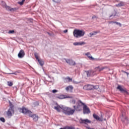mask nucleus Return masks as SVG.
Returning <instances> with one entry per match:
<instances>
[{
    "label": "nucleus",
    "instance_id": "obj_1",
    "mask_svg": "<svg viewBox=\"0 0 129 129\" xmlns=\"http://www.w3.org/2000/svg\"><path fill=\"white\" fill-rule=\"evenodd\" d=\"M73 34L74 37L76 38H80L85 35V31L82 30L75 29L74 30Z\"/></svg>",
    "mask_w": 129,
    "mask_h": 129
},
{
    "label": "nucleus",
    "instance_id": "obj_2",
    "mask_svg": "<svg viewBox=\"0 0 129 129\" xmlns=\"http://www.w3.org/2000/svg\"><path fill=\"white\" fill-rule=\"evenodd\" d=\"M63 113L66 115H72L75 112V109H72L71 108L66 107L62 108Z\"/></svg>",
    "mask_w": 129,
    "mask_h": 129
},
{
    "label": "nucleus",
    "instance_id": "obj_3",
    "mask_svg": "<svg viewBox=\"0 0 129 129\" xmlns=\"http://www.w3.org/2000/svg\"><path fill=\"white\" fill-rule=\"evenodd\" d=\"M117 89H118L121 93H123L125 95H128V92H127L125 89L122 88L121 86L118 85L117 87Z\"/></svg>",
    "mask_w": 129,
    "mask_h": 129
},
{
    "label": "nucleus",
    "instance_id": "obj_4",
    "mask_svg": "<svg viewBox=\"0 0 129 129\" xmlns=\"http://www.w3.org/2000/svg\"><path fill=\"white\" fill-rule=\"evenodd\" d=\"M19 111H20V112H22V113H24V114H29V115H30V114L32 113V112H31V111L28 110L25 107L19 108Z\"/></svg>",
    "mask_w": 129,
    "mask_h": 129
},
{
    "label": "nucleus",
    "instance_id": "obj_5",
    "mask_svg": "<svg viewBox=\"0 0 129 129\" xmlns=\"http://www.w3.org/2000/svg\"><path fill=\"white\" fill-rule=\"evenodd\" d=\"M64 60H65L66 63L71 66H75L76 65L75 61L72 59L64 58Z\"/></svg>",
    "mask_w": 129,
    "mask_h": 129
},
{
    "label": "nucleus",
    "instance_id": "obj_6",
    "mask_svg": "<svg viewBox=\"0 0 129 129\" xmlns=\"http://www.w3.org/2000/svg\"><path fill=\"white\" fill-rule=\"evenodd\" d=\"M87 77H93L94 75H95V72L92 70L85 71Z\"/></svg>",
    "mask_w": 129,
    "mask_h": 129
},
{
    "label": "nucleus",
    "instance_id": "obj_7",
    "mask_svg": "<svg viewBox=\"0 0 129 129\" xmlns=\"http://www.w3.org/2000/svg\"><path fill=\"white\" fill-rule=\"evenodd\" d=\"M34 56L36 60L38 61L39 63L40 66H43L44 64H45V62L43 60V59H39V57H38V54L37 53L34 54Z\"/></svg>",
    "mask_w": 129,
    "mask_h": 129
},
{
    "label": "nucleus",
    "instance_id": "obj_8",
    "mask_svg": "<svg viewBox=\"0 0 129 129\" xmlns=\"http://www.w3.org/2000/svg\"><path fill=\"white\" fill-rule=\"evenodd\" d=\"M83 113L84 114H86L88 113H90V109L88 107H87V105H84L83 106Z\"/></svg>",
    "mask_w": 129,
    "mask_h": 129
},
{
    "label": "nucleus",
    "instance_id": "obj_9",
    "mask_svg": "<svg viewBox=\"0 0 129 129\" xmlns=\"http://www.w3.org/2000/svg\"><path fill=\"white\" fill-rule=\"evenodd\" d=\"M83 89L85 90H93V85H86L83 87Z\"/></svg>",
    "mask_w": 129,
    "mask_h": 129
},
{
    "label": "nucleus",
    "instance_id": "obj_10",
    "mask_svg": "<svg viewBox=\"0 0 129 129\" xmlns=\"http://www.w3.org/2000/svg\"><path fill=\"white\" fill-rule=\"evenodd\" d=\"M80 123L81 124H87V123H91V121L89 120L88 119H81Z\"/></svg>",
    "mask_w": 129,
    "mask_h": 129
},
{
    "label": "nucleus",
    "instance_id": "obj_11",
    "mask_svg": "<svg viewBox=\"0 0 129 129\" xmlns=\"http://www.w3.org/2000/svg\"><path fill=\"white\" fill-rule=\"evenodd\" d=\"M93 116L95 119H96V120H98L99 121H103V118L102 117H99V116L96 114H93Z\"/></svg>",
    "mask_w": 129,
    "mask_h": 129
},
{
    "label": "nucleus",
    "instance_id": "obj_12",
    "mask_svg": "<svg viewBox=\"0 0 129 129\" xmlns=\"http://www.w3.org/2000/svg\"><path fill=\"white\" fill-rule=\"evenodd\" d=\"M19 58H24L25 56V51L23 49L21 50L18 54Z\"/></svg>",
    "mask_w": 129,
    "mask_h": 129
},
{
    "label": "nucleus",
    "instance_id": "obj_13",
    "mask_svg": "<svg viewBox=\"0 0 129 129\" xmlns=\"http://www.w3.org/2000/svg\"><path fill=\"white\" fill-rule=\"evenodd\" d=\"M29 116L30 117H32L34 121H38V119L39 118V117L37 115H36V114H32L31 113H30V114H29Z\"/></svg>",
    "mask_w": 129,
    "mask_h": 129
},
{
    "label": "nucleus",
    "instance_id": "obj_14",
    "mask_svg": "<svg viewBox=\"0 0 129 129\" xmlns=\"http://www.w3.org/2000/svg\"><path fill=\"white\" fill-rule=\"evenodd\" d=\"M56 98L59 99H64V98H70V97L66 96L63 95H57L56 96Z\"/></svg>",
    "mask_w": 129,
    "mask_h": 129
},
{
    "label": "nucleus",
    "instance_id": "obj_15",
    "mask_svg": "<svg viewBox=\"0 0 129 129\" xmlns=\"http://www.w3.org/2000/svg\"><path fill=\"white\" fill-rule=\"evenodd\" d=\"M12 112H14V109H13L12 107H10L8 111L7 112V114L8 116H12Z\"/></svg>",
    "mask_w": 129,
    "mask_h": 129
},
{
    "label": "nucleus",
    "instance_id": "obj_16",
    "mask_svg": "<svg viewBox=\"0 0 129 129\" xmlns=\"http://www.w3.org/2000/svg\"><path fill=\"white\" fill-rule=\"evenodd\" d=\"M3 8H5L7 11H10L11 12H14L15 9L11 8L10 7L7 6V5H5Z\"/></svg>",
    "mask_w": 129,
    "mask_h": 129
},
{
    "label": "nucleus",
    "instance_id": "obj_17",
    "mask_svg": "<svg viewBox=\"0 0 129 129\" xmlns=\"http://www.w3.org/2000/svg\"><path fill=\"white\" fill-rule=\"evenodd\" d=\"M74 46H82V45H85V42L84 41L82 42H76L73 43Z\"/></svg>",
    "mask_w": 129,
    "mask_h": 129
},
{
    "label": "nucleus",
    "instance_id": "obj_18",
    "mask_svg": "<svg viewBox=\"0 0 129 129\" xmlns=\"http://www.w3.org/2000/svg\"><path fill=\"white\" fill-rule=\"evenodd\" d=\"M85 55H86V56H87L88 57H89L90 60H92V61H93V60H94V57H92V56H91V54H90V52H88L87 53H86Z\"/></svg>",
    "mask_w": 129,
    "mask_h": 129
},
{
    "label": "nucleus",
    "instance_id": "obj_19",
    "mask_svg": "<svg viewBox=\"0 0 129 129\" xmlns=\"http://www.w3.org/2000/svg\"><path fill=\"white\" fill-rule=\"evenodd\" d=\"M70 81H72V79L70 78V77H68L64 79V82H65V83L70 82Z\"/></svg>",
    "mask_w": 129,
    "mask_h": 129
},
{
    "label": "nucleus",
    "instance_id": "obj_20",
    "mask_svg": "<svg viewBox=\"0 0 129 129\" xmlns=\"http://www.w3.org/2000/svg\"><path fill=\"white\" fill-rule=\"evenodd\" d=\"M77 104L79 106H81V107H82V105H83V106H84V105H86L84 103L82 102V101H81V100H80L78 101Z\"/></svg>",
    "mask_w": 129,
    "mask_h": 129
},
{
    "label": "nucleus",
    "instance_id": "obj_21",
    "mask_svg": "<svg viewBox=\"0 0 129 129\" xmlns=\"http://www.w3.org/2000/svg\"><path fill=\"white\" fill-rule=\"evenodd\" d=\"M59 129H75V127L73 126H66L63 127V128H60ZM77 129H80V128H77Z\"/></svg>",
    "mask_w": 129,
    "mask_h": 129
},
{
    "label": "nucleus",
    "instance_id": "obj_22",
    "mask_svg": "<svg viewBox=\"0 0 129 129\" xmlns=\"http://www.w3.org/2000/svg\"><path fill=\"white\" fill-rule=\"evenodd\" d=\"M60 108H61V109H63L64 107L62 108L60 107V105H57V106L54 107V109L56 110L58 112H60Z\"/></svg>",
    "mask_w": 129,
    "mask_h": 129
},
{
    "label": "nucleus",
    "instance_id": "obj_23",
    "mask_svg": "<svg viewBox=\"0 0 129 129\" xmlns=\"http://www.w3.org/2000/svg\"><path fill=\"white\" fill-rule=\"evenodd\" d=\"M98 33H99V31H94L90 33V35H91V37H92V36H95V35H96V34H98Z\"/></svg>",
    "mask_w": 129,
    "mask_h": 129
},
{
    "label": "nucleus",
    "instance_id": "obj_24",
    "mask_svg": "<svg viewBox=\"0 0 129 129\" xmlns=\"http://www.w3.org/2000/svg\"><path fill=\"white\" fill-rule=\"evenodd\" d=\"M69 89L70 90H73V86H69L67 87L66 88V90H67V91H68L69 90Z\"/></svg>",
    "mask_w": 129,
    "mask_h": 129
},
{
    "label": "nucleus",
    "instance_id": "obj_25",
    "mask_svg": "<svg viewBox=\"0 0 129 129\" xmlns=\"http://www.w3.org/2000/svg\"><path fill=\"white\" fill-rule=\"evenodd\" d=\"M123 6H124V3H123L122 2H121L118 4L116 5V7H123Z\"/></svg>",
    "mask_w": 129,
    "mask_h": 129
},
{
    "label": "nucleus",
    "instance_id": "obj_26",
    "mask_svg": "<svg viewBox=\"0 0 129 129\" xmlns=\"http://www.w3.org/2000/svg\"><path fill=\"white\" fill-rule=\"evenodd\" d=\"M109 24H116V25H119L120 27H121V24L120 23L114 21H110Z\"/></svg>",
    "mask_w": 129,
    "mask_h": 129
},
{
    "label": "nucleus",
    "instance_id": "obj_27",
    "mask_svg": "<svg viewBox=\"0 0 129 129\" xmlns=\"http://www.w3.org/2000/svg\"><path fill=\"white\" fill-rule=\"evenodd\" d=\"M76 110H77L78 111H81V110H82V107H81V106H79L78 105H77L76 107Z\"/></svg>",
    "mask_w": 129,
    "mask_h": 129
},
{
    "label": "nucleus",
    "instance_id": "obj_28",
    "mask_svg": "<svg viewBox=\"0 0 129 129\" xmlns=\"http://www.w3.org/2000/svg\"><path fill=\"white\" fill-rule=\"evenodd\" d=\"M24 3H25V0H22L21 2H18L19 5H20V6H23L24 5Z\"/></svg>",
    "mask_w": 129,
    "mask_h": 129
},
{
    "label": "nucleus",
    "instance_id": "obj_29",
    "mask_svg": "<svg viewBox=\"0 0 129 129\" xmlns=\"http://www.w3.org/2000/svg\"><path fill=\"white\" fill-rule=\"evenodd\" d=\"M0 120L2 121V122H6V119L4 117H1Z\"/></svg>",
    "mask_w": 129,
    "mask_h": 129
},
{
    "label": "nucleus",
    "instance_id": "obj_30",
    "mask_svg": "<svg viewBox=\"0 0 129 129\" xmlns=\"http://www.w3.org/2000/svg\"><path fill=\"white\" fill-rule=\"evenodd\" d=\"M93 90H94V89H98V88H99L98 86H93Z\"/></svg>",
    "mask_w": 129,
    "mask_h": 129
},
{
    "label": "nucleus",
    "instance_id": "obj_31",
    "mask_svg": "<svg viewBox=\"0 0 129 129\" xmlns=\"http://www.w3.org/2000/svg\"><path fill=\"white\" fill-rule=\"evenodd\" d=\"M53 3H55L56 4H58V3H60L59 0H52Z\"/></svg>",
    "mask_w": 129,
    "mask_h": 129
},
{
    "label": "nucleus",
    "instance_id": "obj_32",
    "mask_svg": "<svg viewBox=\"0 0 129 129\" xmlns=\"http://www.w3.org/2000/svg\"><path fill=\"white\" fill-rule=\"evenodd\" d=\"M8 86H13V83L11 82H8Z\"/></svg>",
    "mask_w": 129,
    "mask_h": 129
},
{
    "label": "nucleus",
    "instance_id": "obj_33",
    "mask_svg": "<svg viewBox=\"0 0 129 129\" xmlns=\"http://www.w3.org/2000/svg\"><path fill=\"white\" fill-rule=\"evenodd\" d=\"M14 33H15V31L14 30H10L9 31V34H13Z\"/></svg>",
    "mask_w": 129,
    "mask_h": 129
},
{
    "label": "nucleus",
    "instance_id": "obj_34",
    "mask_svg": "<svg viewBox=\"0 0 129 129\" xmlns=\"http://www.w3.org/2000/svg\"><path fill=\"white\" fill-rule=\"evenodd\" d=\"M73 83H74V84H79V83H80V82H77L75 81H73Z\"/></svg>",
    "mask_w": 129,
    "mask_h": 129
},
{
    "label": "nucleus",
    "instance_id": "obj_35",
    "mask_svg": "<svg viewBox=\"0 0 129 129\" xmlns=\"http://www.w3.org/2000/svg\"><path fill=\"white\" fill-rule=\"evenodd\" d=\"M100 60H101V58H94V60H95V61H100Z\"/></svg>",
    "mask_w": 129,
    "mask_h": 129
},
{
    "label": "nucleus",
    "instance_id": "obj_36",
    "mask_svg": "<svg viewBox=\"0 0 129 129\" xmlns=\"http://www.w3.org/2000/svg\"><path fill=\"white\" fill-rule=\"evenodd\" d=\"M56 92H58V90L55 89L52 90L53 93H56Z\"/></svg>",
    "mask_w": 129,
    "mask_h": 129
},
{
    "label": "nucleus",
    "instance_id": "obj_37",
    "mask_svg": "<svg viewBox=\"0 0 129 129\" xmlns=\"http://www.w3.org/2000/svg\"><path fill=\"white\" fill-rule=\"evenodd\" d=\"M75 102H76V101H75V100H72V103H73V104H75Z\"/></svg>",
    "mask_w": 129,
    "mask_h": 129
},
{
    "label": "nucleus",
    "instance_id": "obj_38",
    "mask_svg": "<svg viewBox=\"0 0 129 129\" xmlns=\"http://www.w3.org/2000/svg\"><path fill=\"white\" fill-rule=\"evenodd\" d=\"M17 73H18L17 72H16L15 73H10L9 74H13L14 75H17Z\"/></svg>",
    "mask_w": 129,
    "mask_h": 129
},
{
    "label": "nucleus",
    "instance_id": "obj_39",
    "mask_svg": "<svg viewBox=\"0 0 129 129\" xmlns=\"http://www.w3.org/2000/svg\"><path fill=\"white\" fill-rule=\"evenodd\" d=\"M103 69H104V68H101V69H99V72L102 71V70H103Z\"/></svg>",
    "mask_w": 129,
    "mask_h": 129
},
{
    "label": "nucleus",
    "instance_id": "obj_40",
    "mask_svg": "<svg viewBox=\"0 0 129 129\" xmlns=\"http://www.w3.org/2000/svg\"><path fill=\"white\" fill-rule=\"evenodd\" d=\"M116 14H112V15H111L110 16V17H109V18H111V17H113V16H116Z\"/></svg>",
    "mask_w": 129,
    "mask_h": 129
},
{
    "label": "nucleus",
    "instance_id": "obj_41",
    "mask_svg": "<svg viewBox=\"0 0 129 129\" xmlns=\"http://www.w3.org/2000/svg\"><path fill=\"white\" fill-rule=\"evenodd\" d=\"M92 19H96V16L95 15L93 16Z\"/></svg>",
    "mask_w": 129,
    "mask_h": 129
},
{
    "label": "nucleus",
    "instance_id": "obj_42",
    "mask_svg": "<svg viewBox=\"0 0 129 129\" xmlns=\"http://www.w3.org/2000/svg\"><path fill=\"white\" fill-rule=\"evenodd\" d=\"M68 32V30L66 29L63 31V33H67Z\"/></svg>",
    "mask_w": 129,
    "mask_h": 129
},
{
    "label": "nucleus",
    "instance_id": "obj_43",
    "mask_svg": "<svg viewBox=\"0 0 129 129\" xmlns=\"http://www.w3.org/2000/svg\"><path fill=\"white\" fill-rule=\"evenodd\" d=\"M47 33L48 35H49V36H52V33H50V32H47Z\"/></svg>",
    "mask_w": 129,
    "mask_h": 129
},
{
    "label": "nucleus",
    "instance_id": "obj_44",
    "mask_svg": "<svg viewBox=\"0 0 129 129\" xmlns=\"http://www.w3.org/2000/svg\"><path fill=\"white\" fill-rule=\"evenodd\" d=\"M73 107L75 108V109H76V106H74Z\"/></svg>",
    "mask_w": 129,
    "mask_h": 129
},
{
    "label": "nucleus",
    "instance_id": "obj_45",
    "mask_svg": "<svg viewBox=\"0 0 129 129\" xmlns=\"http://www.w3.org/2000/svg\"><path fill=\"white\" fill-rule=\"evenodd\" d=\"M37 104V105H39V103L38 102L35 103Z\"/></svg>",
    "mask_w": 129,
    "mask_h": 129
},
{
    "label": "nucleus",
    "instance_id": "obj_46",
    "mask_svg": "<svg viewBox=\"0 0 129 129\" xmlns=\"http://www.w3.org/2000/svg\"><path fill=\"white\" fill-rule=\"evenodd\" d=\"M127 75H128V73H127Z\"/></svg>",
    "mask_w": 129,
    "mask_h": 129
},
{
    "label": "nucleus",
    "instance_id": "obj_47",
    "mask_svg": "<svg viewBox=\"0 0 129 129\" xmlns=\"http://www.w3.org/2000/svg\"><path fill=\"white\" fill-rule=\"evenodd\" d=\"M97 68H99V67H97Z\"/></svg>",
    "mask_w": 129,
    "mask_h": 129
}]
</instances>
